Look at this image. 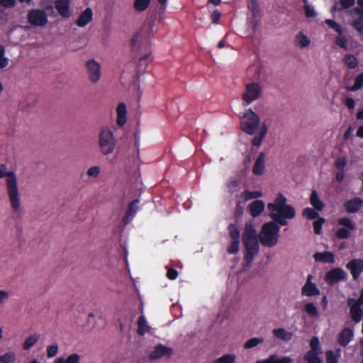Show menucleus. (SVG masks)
I'll return each instance as SVG.
<instances>
[{
  "label": "nucleus",
  "instance_id": "1",
  "mask_svg": "<svg viewBox=\"0 0 363 363\" xmlns=\"http://www.w3.org/2000/svg\"><path fill=\"white\" fill-rule=\"evenodd\" d=\"M287 199L281 192L278 193L274 201L267 204V208L270 211L269 217L280 225H286V219H292L296 216L294 208L286 204Z\"/></svg>",
  "mask_w": 363,
  "mask_h": 363
},
{
  "label": "nucleus",
  "instance_id": "2",
  "mask_svg": "<svg viewBox=\"0 0 363 363\" xmlns=\"http://www.w3.org/2000/svg\"><path fill=\"white\" fill-rule=\"evenodd\" d=\"M6 169V164H0V179L6 177V186L11 207L13 211H17L21 205L17 178L13 172H7Z\"/></svg>",
  "mask_w": 363,
  "mask_h": 363
},
{
  "label": "nucleus",
  "instance_id": "3",
  "mask_svg": "<svg viewBox=\"0 0 363 363\" xmlns=\"http://www.w3.org/2000/svg\"><path fill=\"white\" fill-rule=\"evenodd\" d=\"M242 243L246 250L244 259L250 264L254 257L259 252V247L256 230L251 223H246L242 233Z\"/></svg>",
  "mask_w": 363,
  "mask_h": 363
},
{
  "label": "nucleus",
  "instance_id": "4",
  "mask_svg": "<svg viewBox=\"0 0 363 363\" xmlns=\"http://www.w3.org/2000/svg\"><path fill=\"white\" fill-rule=\"evenodd\" d=\"M279 225L274 220L263 224L259 234V242L263 246L272 247L277 244L280 230Z\"/></svg>",
  "mask_w": 363,
  "mask_h": 363
},
{
  "label": "nucleus",
  "instance_id": "5",
  "mask_svg": "<svg viewBox=\"0 0 363 363\" xmlns=\"http://www.w3.org/2000/svg\"><path fill=\"white\" fill-rule=\"evenodd\" d=\"M116 142L113 133L108 127L101 128L99 134V147L102 155H108L113 153Z\"/></svg>",
  "mask_w": 363,
  "mask_h": 363
},
{
  "label": "nucleus",
  "instance_id": "6",
  "mask_svg": "<svg viewBox=\"0 0 363 363\" xmlns=\"http://www.w3.org/2000/svg\"><path fill=\"white\" fill-rule=\"evenodd\" d=\"M260 123L259 116L252 109H249L242 117L240 127L248 135H253L258 129Z\"/></svg>",
  "mask_w": 363,
  "mask_h": 363
},
{
  "label": "nucleus",
  "instance_id": "7",
  "mask_svg": "<svg viewBox=\"0 0 363 363\" xmlns=\"http://www.w3.org/2000/svg\"><path fill=\"white\" fill-rule=\"evenodd\" d=\"M310 350L305 354L304 360L307 363H323V360L319 357L322 353L319 338L313 336L310 340Z\"/></svg>",
  "mask_w": 363,
  "mask_h": 363
},
{
  "label": "nucleus",
  "instance_id": "8",
  "mask_svg": "<svg viewBox=\"0 0 363 363\" xmlns=\"http://www.w3.org/2000/svg\"><path fill=\"white\" fill-rule=\"evenodd\" d=\"M363 304V291L358 299L349 298L347 300V305L350 307V312L351 318L355 323H359L363 318V309L362 305Z\"/></svg>",
  "mask_w": 363,
  "mask_h": 363
},
{
  "label": "nucleus",
  "instance_id": "9",
  "mask_svg": "<svg viewBox=\"0 0 363 363\" xmlns=\"http://www.w3.org/2000/svg\"><path fill=\"white\" fill-rule=\"evenodd\" d=\"M262 88L258 83L252 82L245 85V91L242 94V100L246 105L257 99L261 94Z\"/></svg>",
  "mask_w": 363,
  "mask_h": 363
},
{
  "label": "nucleus",
  "instance_id": "10",
  "mask_svg": "<svg viewBox=\"0 0 363 363\" xmlns=\"http://www.w3.org/2000/svg\"><path fill=\"white\" fill-rule=\"evenodd\" d=\"M154 22H149L147 25H144L138 31L135 33L131 39V45L135 47L138 43L147 41L152 36V30Z\"/></svg>",
  "mask_w": 363,
  "mask_h": 363
},
{
  "label": "nucleus",
  "instance_id": "11",
  "mask_svg": "<svg viewBox=\"0 0 363 363\" xmlns=\"http://www.w3.org/2000/svg\"><path fill=\"white\" fill-rule=\"evenodd\" d=\"M28 22L33 26L43 27L48 23V16L43 10L32 9L28 13Z\"/></svg>",
  "mask_w": 363,
  "mask_h": 363
},
{
  "label": "nucleus",
  "instance_id": "12",
  "mask_svg": "<svg viewBox=\"0 0 363 363\" xmlns=\"http://www.w3.org/2000/svg\"><path fill=\"white\" fill-rule=\"evenodd\" d=\"M347 279V273L340 267L333 268L326 272L325 280L329 285H334L340 281Z\"/></svg>",
  "mask_w": 363,
  "mask_h": 363
},
{
  "label": "nucleus",
  "instance_id": "13",
  "mask_svg": "<svg viewBox=\"0 0 363 363\" xmlns=\"http://www.w3.org/2000/svg\"><path fill=\"white\" fill-rule=\"evenodd\" d=\"M346 268L350 271L353 280H357L363 272V259H352L346 264Z\"/></svg>",
  "mask_w": 363,
  "mask_h": 363
},
{
  "label": "nucleus",
  "instance_id": "14",
  "mask_svg": "<svg viewBox=\"0 0 363 363\" xmlns=\"http://www.w3.org/2000/svg\"><path fill=\"white\" fill-rule=\"evenodd\" d=\"M86 69L89 75V79L92 83L97 82L101 77V66L94 60H89L86 63Z\"/></svg>",
  "mask_w": 363,
  "mask_h": 363
},
{
  "label": "nucleus",
  "instance_id": "15",
  "mask_svg": "<svg viewBox=\"0 0 363 363\" xmlns=\"http://www.w3.org/2000/svg\"><path fill=\"white\" fill-rule=\"evenodd\" d=\"M313 276L311 274L307 276L306 281L301 289L302 296H313L320 295V291L316 284L311 282Z\"/></svg>",
  "mask_w": 363,
  "mask_h": 363
},
{
  "label": "nucleus",
  "instance_id": "16",
  "mask_svg": "<svg viewBox=\"0 0 363 363\" xmlns=\"http://www.w3.org/2000/svg\"><path fill=\"white\" fill-rule=\"evenodd\" d=\"M55 6L61 16L64 18L70 16V0H57Z\"/></svg>",
  "mask_w": 363,
  "mask_h": 363
},
{
  "label": "nucleus",
  "instance_id": "17",
  "mask_svg": "<svg viewBox=\"0 0 363 363\" xmlns=\"http://www.w3.org/2000/svg\"><path fill=\"white\" fill-rule=\"evenodd\" d=\"M139 199H136L131 201L128 206V208L123 218V221L125 224H127L130 220L135 216L138 211V205L139 203Z\"/></svg>",
  "mask_w": 363,
  "mask_h": 363
},
{
  "label": "nucleus",
  "instance_id": "18",
  "mask_svg": "<svg viewBox=\"0 0 363 363\" xmlns=\"http://www.w3.org/2000/svg\"><path fill=\"white\" fill-rule=\"evenodd\" d=\"M362 203L363 201L360 198L356 197L349 201H347L345 203L344 206L347 212H348L349 213H354L359 211V209L362 207Z\"/></svg>",
  "mask_w": 363,
  "mask_h": 363
},
{
  "label": "nucleus",
  "instance_id": "19",
  "mask_svg": "<svg viewBox=\"0 0 363 363\" xmlns=\"http://www.w3.org/2000/svg\"><path fill=\"white\" fill-rule=\"evenodd\" d=\"M172 353V349L162 345H159L150 354L151 359H157L164 356H169Z\"/></svg>",
  "mask_w": 363,
  "mask_h": 363
},
{
  "label": "nucleus",
  "instance_id": "20",
  "mask_svg": "<svg viewBox=\"0 0 363 363\" xmlns=\"http://www.w3.org/2000/svg\"><path fill=\"white\" fill-rule=\"evenodd\" d=\"M93 18V12L91 9L86 8L79 16L76 21V24L79 27H84L89 22L91 21Z\"/></svg>",
  "mask_w": 363,
  "mask_h": 363
},
{
  "label": "nucleus",
  "instance_id": "21",
  "mask_svg": "<svg viewBox=\"0 0 363 363\" xmlns=\"http://www.w3.org/2000/svg\"><path fill=\"white\" fill-rule=\"evenodd\" d=\"M353 337V332L350 328L343 329L338 335V343L342 347H346Z\"/></svg>",
  "mask_w": 363,
  "mask_h": 363
},
{
  "label": "nucleus",
  "instance_id": "22",
  "mask_svg": "<svg viewBox=\"0 0 363 363\" xmlns=\"http://www.w3.org/2000/svg\"><path fill=\"white\" fill-rule=\"evenodd\" d=\"M264 209V203L262 200H255L249 205V211L254 218L259 216Z\"/></svg>",
  "mask_w": 363,
  "mask_h": 363
},
{
  "label": "nucleus",
  "instance_id": "23",
  "mask_svg": "<svg viewBox=\"0 0 363 363\" xmlns=\"http://www.w3.org/2000/svg\"><path fill=\"white\" fill-rule=\"evenodd\" d=\"M313 257L317 262L333 264L335 262V256L331 252H316Z\"/></svg>",
  "mask_w": 363,
  "mask_h": 363
},
{
  "label": "nucleus",
  "instance_id": "24",
  "mask_svg": "<svg viewBox=\"0 0 363 363\" xmlns=\"http://www.w3.org/2000/svg\"><path fill=\"white\" fill-rule=\"evenodd\" d=\"M264 170V154L259 153L252 167V172L255 175H262Z\"/></svg>",
  "mask_w": 363,
  "mask_h": 363
},
{
  "label": "nucleus",
  "instance_id": "25",
  "mask_svg": "<svg viewBox=\"0 0 363 363\" xmlns=\"http://www.w3.org/2000/svg\"><path fill=\"white\" fill-rule=\"evenodd\" d=\"M310 203L317 211H320L324 208V203L318 196L316 190H313L310 196Z\"/></svg>",
  "mask_w": 363,
  "mask_h": 363
},
{
  "label": "nucleus",
  "instance_id": "26",
  "mask_svg": "<svg viewBox=\"0 0 363 363\" xmlns=\"http://www.w3.org/2000/svg\"><path fill=\"white\" fill-rule=\"evenodd\" d=\"M311 40L309 38L303 34V32H299L296 36L294 39V44L296 47L299 48H304L308 47L310 45Z\"/></svg>",
  "mask_w": 363,
  "mask_h": 363
},
{
  "label": "nucleus",
  "instance_id": "27",
  "mask_svg": "<svg viewBox=\"0 0 363 363\" xmlns=\"http://www.w3.org/2000/svg\"><path fill=\"white\" fill-rule=\"evenodd\" d=\"M274 335L281 340L289 341L292 339L293 333L286 331L284 328H277L273 330Z\"/></svg>",
  "mask_w": 363,
  "mask_h": 363
},
{
  "label": "nucleus",
  "instance_id": "28",
  "mask_svg": "<svg viewBox=\"0 0 363 363\" xmlns=\"http://www.w3.org/2000/svg\"><path fill=\"white\" fill-rule=\"evenodd\" d=\"M267 133V125L263 123L261 125L260 131L259 135H255L252 140V144L254 146H259L263 140L264 138L266 136Z\"/></svg>",
  "mask_w": 363,
  "mask_h": 363
},
{
  "label": "nucleus",
  "instance_id": "29",
  "mask_svg": "<svg viewBox=\"0 0 363 363\" xmlns=\"http://www.w3.org/2000/svg\"><path fill=\"white\" fill-rule=\"evenodd\" d=\"M149 331L150 327L147 325L145 317L142 315L138 320V334L140 335H144Z\"/></svg>",
  "mask_w": 363,
  "mask_h": 363
},
{
  "label": "nucleus",
  "instance_id": "30",
  "mask_svg": "<svg viewBox=\"0 0 363 363\" xmlns=\"http://www.w3.org/2000/svg\"><path fill=\"white\" fill-rule=\"evenodd\" d=\"M40 335L38 333L28 337L23 342V348L24 350H29L40 339Z\"/></svg>",
  "mask_w": 363,
  "mask_h": 363
},
{
  "label": "nucleus",
  "instance_id": "31",
  "mask_svg": "<svg viewBox=\"0 0 363 363\" xmlns=\"http://www.w3.org/2000/svg\"><path fill=\"white\" fill-rule=\"evenodd\" d=\"M363 86V73L358 74L354 79V83L352 86H347V91H356Z\"/></svg>",
  "mask_w": 363,
  "mask_h": 363
},
{
  "label": "nucleus",
  "instance_id": "32",
  "mask_svg": "<svg viewBox=\"0 0 363 363\" xmlns=\"http://www.w3.org/2000/svg\"><path fill=\"white\" fill-rule=\"evenodd\" d=\"M150 0H135L133 7L138 12L145 11L150 4Z\"/></svg>",
  "mask_w": 363,
  "mask_h": 363
},
{
  "label": "nucleus",
  "instance_id": "33",
  "mask_svg": "<svg viewBox=\"0 0 363 363\" xmlns=\"http://www.w3.org/2000/svg\"><path fill=\"white\" fill-rule=\"evenodd\" d=\"M344 62L350 69H354L358 65L357 57L352 54H346L344 57Z\"/></svg>",
  "mask_w": 363,
  "mask_h": 363
},
{
  "label": "nucleus",
  "instance_id": "34",
  "mask_svg": "<svg viewBox=\"0 0 363 363\" xmlns=\"http://www.w3.org/2000/svg\"><path fill=\"white\" fill-rule=\"evenodd\" d=\"M151 55L150 53H147L143 57H141L138 62V72H144L151 60Z\"/></svg>",
  "mask_w": 363,
  "mask_h": 363
},
{
  "label": "nucleus",
  "instance_id": "35",
  "mask_svg": "<svg viewBox=\"0 0 363 363\" xmlns=\"http://www.w3.org/2000/svg\"><path fill=\"white\" fill-rule=\"evenodd\" d=\"M228 230L232 240H240V230L235 224L230 223L228 226Z\"/></svg>",
  "mask_w": 363,
  "mask_h": 363
},
{
  "label": "nucleus",
  "instance_id": "36",
  "mask_svg": "<svg viewBox=\"0 0 363 363\" xmlns=\"http://www.w3.org/2000/svg\"><path fill=\"white\" fill-rule=\"evenodd\" d=\"M306 313L311 317L315 318L319 315L316 306L313 303H308L304 306Z\"/></svg>",
  "mask_w": 363,
  "mask_h": 363
},
{
  "label": "nucleus",
  "instance_id": "37",
  "mask_svg": "<svg viewBox=\"0 0 363 363\" xmlns=\"http://www.w3.org/2000/svg\"><path fill=\"white\" fill-rule=\"evenodd\" d=\"M316 211H317L315 208L313 209L311 208L307 207L303 210L302 215L307 219L314 220L318 218L319 216V214Z\"/></svg>",
  "mask_w": 363,
  "mask_h": 363
},
{
  "label": "nucleus",
  "instance_id": "38",
  "mask_svg": "<svg viewBox=\"0 0 363 363\" xmlns=\"http://www.w3.org/2000/svg\"><path fill=\"white\" fill-rule=\"evenodd\" d=\"M235 360V355L232 354H225L216 360L213 361L211 363H234Z\"/></svg>",
  "mask_w": 363,
  "mask_h": 363
},
{
  "label": "nucleus",
  "instance_id": "39",
  "mask_svg": "<svg viewBox=\"0 0 363 363\" xmlns=\"http://www.w3.org/2000/svg\"><path fill=\"white\" fill-rule=\"evenodd\" d=\"M16 361V354L13 352H8L0 355L1 363H13Z\"/></svg>",
  "mask_w": 363,
  "mask_h": 363
},
{
  "label": "nucleus",
  "instance_id": "40",
  "mask_svg": "<svg viewBox=\"0 0 363 363\" xmlns=\"http://www.w3.org/2000/svg\"><path fill=\"white\" fill-rule=\"evenodd\" d=\"M248 9L252 11L254 17L259 15V6L257 0H250L248 2Z\"/></svg>",
  "mask_w": 363,
  "mask_h": 363
},
{
  "label": "nucleus",
  "instance_id": "41",
  "mask_svg": "<svg viewBox=\"0 0 363 363\" xmlns=\"http://www.w3.org/2000/svg\"><path fill=\"white\" fill-rule=\"evenodd\" d=\"M337 223L339 225H343L346 227L345 228H348L349 230H354L355 228V224L351 219L347 217L339 218Z\"/></svg>",
  "mask_w": 363,
  "mask_h": 363
},
{
  "label": "nucleus",
  "instance_id": "42",
  "mask_svg": "<svg viewBox=\"0 0 363 363\" xmlns=\"http://www.w3.org/2000/svg\"><path fill=\"white\" fill-rule=\"evenodd\" d=\"M351 230L345 228H340L335 232V236L339 239H347L351 235Z\"/></svg>",
  "mask_w": 363,
  "mask_h": 363
},
{
  "label": "nucleus",
  "instance_id": "43",
  "mask_svg": "<svg viewBox=\"0 0 363 363\" xmlns=\"http://www.w3.org/2000/svg\"><path fill=\"white\" fill-rule=\"evenodd\" d=\"M264 342V339L262 337H252L248 340L244 345V347L246 349H250L254 347H256L260 343Z\"/></svg>",
  "mask_w": 363,
  "mask_h": 363
},
{
  "label": "nucleus",
  "instance_id": "44",
  "mask_svg": "<svg viewBox=\"0 0 363 363\" xmlns=\"http://www.w3.org/2000/svg\"><path fill=\"white\" fill-rule=\"evenodd\" d=\"M240 240H232L227 248L229 254H237L239 251Z\"/></svg>",
  "mask_w": 363,
  "mask_h": 363
},
{
  "label": "nucleus",
  "instance_id": "45",
  "mask_svg": "<svg viewBox=\"0 0 363 363\" xmlns=\"http://www.w3.org/2000/svg\"><path fill=\"white\" fill-rule=\"evenodd\" d=\"M243 195L245 196L246 200H250L262 197V193L260 191H250L249 190H245L243 191Z\"/></svg>",
  "mask_w": 363,
  "mask_h": 363
},
{
  "label": "nucleus",
  "instance_id": "46",
  "mask_svg": "<svg viewBox=\"0 0 363 363\" xmlns=\"http://www.w3.org/2000/svg\"><path fill=\"white\" fill-rule=\"evenodd\" d=\"M57 361H61L62 363H80V356L78 354H72L69 355L66 359L63 358H58Z\"/></svg>",
  "mask_w": 363,
  "mask_h": 363
},
{
  "label": "nucleus",
  "instance_id": "47",
  "mask_svg": "<svg viewBox=\"0 0 363 363\" xmlns=\"http://www.w3.org/2000/svg\"><path fill=\"white\" fill-rule=\"evenodd\" d=\"M325 23L333 30H334L336 33L340 35L342 33V29L340 26L333 19H326Z\"/></svg>",
  "mask_w": 363,
  "mask_h": 363
},
{
  "label": "nucleus",
  "instance_id": "48",
  "mask_svg": "<svg viewBox=\"0 0 363 363\" xmlns=\"http://www.w3.org/2000/svg\"><path fill=\"white\" fill-rule=\"evenodd\" d=\"M325 220L323 218H318V220L313 222V230L315 234L319 235L321 233L322 226Z\"/></svg>",
  "mask_w": 363,
  "mask_h": 363
},
{
  "label": "nucleus",
  "instance_id": "49",
  "mask_svg": "<svg viewBox=\"0 0 363 363\" xmlns=\"http://www.w3.org/2000/svg\"><path fill=\"white\" fill-rule=\"evenodd\" d=\"M327 363H338V357L333 350H328L325 352Z\"/></svg>",
  "mask_w": 363,
  "mask_h": 363
},
{
  "label": "nucleus",
  "instance_id": "50",
  "mask_svg": "<svg viewBox=\"0 0 363 363\" xmlns=\"http://www.w3.org/2000/svg\"><path fill=\"white\" fill-rule=\"evenodd\" d=\"M303 10H304L305 16L307 18H315L317 16L316 11L309 4L304 5Z\"/></svg>",
  "mask_w": 363,
  "mask_h": 363
},
{
  "label": "nucleus",
  "instance_id": "51",
  "mask_svg": "<svg viewBox=\"0 0 363 363\" xmlns=\"http://www.w3.org/2000/svg\"><path fill=\"white\" fill-rule=\"evenodd\" d=\"M335 43L340 48L345 50L348 48V41L347 38L342 35H340L336 38Z\"/></svg>",
  "mask_w": 363,
  "mask_h": 363
},
{
  "label": "nucleus",
  "instance_id": "52",
  "mask_svg": "<svg viewBox=\"0 0 363 363\" xmlns=\"http://www.w3.org/2000/svg\"><path fill=\"white\" fill-rule=\"evenodd\" d=\"M347 164V160L345 157H338L335 161V167L340 171H344Z\"/></svg>",
  "mask_w": 363,
  "mask_h": 363
},
{
  "label": "nucleus",
  "instance_id": "53",
  "mask_svg": "<svg viewBox=\"0 0 363 363\" xmlns=\"http://www.w3.org/2000/svg\"><path fill=\"white\" fill-rule=\"evenodd\" d=\"M58 352V345L53 344L48 346L47 347V356L50 358L55 357Z\"/></svg>",
  "mask_w": 363,
  "mask_h": 363
},
{
  "label": "nucleus",
  "instance_id": "54",
  "mask_svg": "<svg viewBox=\"0 0 363 363\" xmlns=\"http://www.w3.org/2000/svg\"><path fill=\"white\" fill-rule=\"evenodd\" d=\"M342 9H347L355 4V0H339Z\"/></svg>",
  "mask_w": 363,
  "mask_h": 363
},
{
  "label": "nucleus",
  "instance_id": "55",
  "mask_svg": "<svg viewBox=\"0 0 363 363\" xmlns=\"http://www.w3.org/2000/svg\"><path fill=\"white\" fill-rule=\"evenodd\" d=\"M239 182L236 179L230 180L228 184V191L230 193H233L238 190Z\"/></svg>",
  "mask_w": 363,
  "mask_h": 363
},
{
  "label": "nucleus",
  "instance_id": "56",
  "mask_svg": "<svg viewBox=\"0 0 363 363\" xmlns=\"http://www.w3.org/2000/svg\"><path fill=\"white\" fill-rule=\"evenodd\" d=\"M99 172H100V167L98 166H93V167H91L88 169L87 174L89 177H96L99 175Z\"/></svg>",
  "mask_w": 363,
  "mask_h": 363
},
{
  "label": "nucleus",
  "instance_id": "57",
  "mask_svg": "<svg viewBox=\"0 0 363 363\" xmlns=\"http://www.w3.org/2000/svg\"><path fill=\"white\" fill-rule=\"evenodd\" d=\"M221 16L219 10L216 9L211 15V22L214 24L218 23Z\"/></svg>",
  "mask_w": 363,
  "mask_h": 363
},
{
  "label": "nucleus",
  "instance_id": "58",
  "mask_svg": "<svg viewBox=\"0 0 363 363\" xmlns=\"http://www.w3.org/2000/svg\"><path fill=\"white\" fill-rule=\"evenodd\" d=\"M178 277V272L174 268L167 269V277L170 280H174Z\"/></svg>",
  "mask_w": 363,
  "mask_h": 363
},
{
  "label": "nucleus",
  "instance_id": "59",
  "mask_svg": "<svg viewBox=\"0 0 363 363\" xmlns=\"http://www.w3.org/2000/svg\"><path fill=\"white\" fill-rule=\"evenodd\" d=\"M117 116H126L127 111L125 104L120 103L116 108Z\"/></svg>",
  "mask_w": 363,
  "mask_h": 363
},
{
  "label": "nucleus",
  "instance_id": "60",
  "mask_svg": "<svg viewBox=\"0 0 363 363\" xmlns=\"http://www.w3.org/2000/svg\"><path fill=\"white\" fill-rule=\"evenodd\" d=\"M16 4V0H0V4L4 8L13 7Z\"/></svg>",
  "mask_w": 363,
  "mask_h": 363
},
{
  "label": "nucleus",
  "instance_id": "61",
  "mask_svg": "<svg viewBox=\"0 0 363 363\" xmlns=\"http://www.w3.org/2000/svg\"><path fill=\"white\" fill-rule=\"evenodd\" d=\"M363 25V18L357 17L351 23V26L354 29Z\"/></svg>",
  "mask_w": 363,
  "mask_h": 363
},
{
  "label": "nucleus",
  "instance_id": "62",
  "mask_svg": "<svg viewBox=\"0 0 363 363\" xmlns=\"http://www.w3.org/2000/svg\"><path fill=\"white\" fill-rule=\"evenodd\" d=\"M345 104L349 109H353L355 106V101L352 98H347L345 101Z\"/></svg>",
  "mask_w": 363,
  "mask_h": 363
},
{
  "label": "nucleus",
  "instance_id": "63",
  "mask_svg": "<svg viewBox=\"0 0 363 363\" xmlns=\"http://www.w3.org/2000/svg\"><path fill=\"white\" fill-rule=\"evenodd\" d=\"M292 359L289 357H284L281 359H277L275 357V363H291Z\"/></svg>",
  "mask_w": 363,
  "mask_h": 363
},
{
  "label": "nucleus",
  "instance_id": "64",
  "mask_svg": "<svg viewBox=\"0 0 363 363\" xmlns=\"http://www.w3.org/2000/svg\"><path fill=\"white\" fill-rule=\"evenodd\" d=\"M256 363H275V356L272 355L264 360H257Z\"/></svg>",
  "mask_w": 363,
  "mask_h": 363
}]
</instances>
